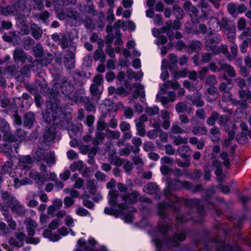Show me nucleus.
Listing matches in <instances>:
<instances>
[{"label": "nucleus", "instance_id": "obj_6", "mask_svg": "<svg viewBox=\"0 0 251 251\" xmlns=\"http://www.w3.org/2000/svg\"><path fill=\"white\" fill-rule=\"evenodd\" d=\"M221 41L220 35H217L216 36L209 38L205 42V46L207 48V50L212 51L213 54H216L215 52L216 46L219 44Z\"/></svg>", "mask_w": 251, "mask_h": 251}, {"label": "nucleus", "instance_id": "obj_30", "mask_svg": "<svg viewBox=\"0 0 251 251\" xmlns=\"http://www.w3.org/2000/svg\"><path fill=\"white\" fill-rule=\"evenodd\" d=\"M15 9L16 14H20L27 9L26 1L25 0H20L13 4Z\"/></svg>", "mask_w": 251, "mask_h": 251}, {"label": "nucleus", "instance_id": "obj_10", "mask_svg": "<svg viewBox=\"0 0 251 251\" xmlns=\"http://www.w3.org/2000/svg\"><path fill=\"white\" fill-rule=\"evenodd\" d=\"M24 223L28 236H33L35 233V230L38 226L37 223L30 218L26 219Z\"/></svg>", "mask_w": 251, "mask_h": 251}, {"label": "nucleus", "instance_id": "obj_51", "mask_svg": "<svg viewBox=\"0 0 251 251\" xmlns=\"http://www.w3.org/2000/svg\"><path fill=\"white\" fill-rule=\"evenodd\" d=\"M13 167V162L11 159L6 161L1 167L2 173L6 174L10 172Z\"/></svg>", "mask_w": 251, "mask_h": 251}, {"label": "nucleus", "instance_id": "obj_3", "mask_svg": "<svg viewBox=\"0 0 251 251\" xmlns=\"http://www.w3.org/2000/svg\"><path fill=\"white\" fill-rule=\"evenodd\" d=\"M13 59L16 62H32L33 58L31 56L27 55L24 50L20 48H17L13 51Z\"/></svg>", "mask_w": 251, "mask_h": 251}, {"label": "nucleus", "instance_id": "obj_43", "mask_svg": "<svg viewBox=\"0 0 251 251\" xmlns=\"http://www.w3.org/2000/svg\"><path fill=\"white\" fill-rule=\"evenodd\" d=\"M85 165L81 160L74 162L70 166V169L72 172L75 171H80L83 168H85Z\"/></svg>", "mask_w": 251, "mask_h": 251}, {"label": "nucleus", "instance_id": "obj_39", "mask_svg": "<svg viewBox=\"0 0 251 251\" xmlns=\"http://www.w3.org/2000/svg\"><path fill=\"white\" fill-rule=\"evenodd\" d=\"M168 183L169 186L168 190L183 188V181L179 179H175L173 181L171 180L170 182L168 181Z\"/></svg>", "mask_w": 251, "mask_h": 251}, {"label": "nucleus", "instance_id": "obj_61", "mask_svg": "<svg viewBox=\"0 0 251 251\" xmlns=\"http://www.w3.org/2000/svg\"><path fill=\"white\" fill-rule=\"evenodd\" d=\"M106 132L107 133V138L111 139H118L121 135L120 132L118 130H111L107 128Z\"/></svg>", "mask_w": 251, "mask_h": 251}, {"label": "nucleus", "instance_id": "obj_11", "mask_svg": "<svg viewBox=\"0 0 251 251\" xmlns=\"http://www.w3.org/2000/svg\"><path fill=\"white\" fill-rule=\"evenodd\" d=\"M29 177L35 180V183L39 189H41L45 182L47 181L45 175L42 176L40 173L37 172H30Z\"/></svg>", "mask_w": 251, "mask_h": 251}, {"label": "nucleus", "instance_id": "obj_63", "mask_svg": "<svg viewBox=\"0 0 251 251\" xmlns=\"http://www.w3.org/2000/svg\"><path fill=\"white\" fill-rule=\"evenodd\" d=\"M237 3H234L233 2H230L228 3L227 5V9L230 15L233 16H236L238 12H237Z\"/></svg>", "mask_w": 251, "mask_h": 251}, {"label": "nucleus", "instance_id": "obj_22", "mask_svg": "<svg viewBox=\"0 0 251 251\" xmlns=\"http://www.w3.org/2000/svg\"><path fill=\"white\" fill-rule=\"evenodd\" d=\"M0 13L5 16H11L16 15L13 4L6 6H0Z\"/></svg>", "mask_w": 251, "mask_h": 251}, {"label": "nucleus", "instance_id": "obj_9", "mask_svg": "<svg viewBox=\"0 0 251 251\" xmlns=\"http://www.w3.org/2000/svg\"><path fill=\"white\" fill-rule=\"evenodd\" d=\"M32 163V159L29 155L20 156L19 157L18 164L20 168L22 169H30Z\"/></svg>", "mask_w": 251, "mask_h": 251}, {"label": "nucleus", "instance_id": "obj_15", "mask_svg": "<svg viewBox=\"0 0 251 251\" xmlns=\"http://www.w3.org/2000/svg\"><path fill=\"white\" fill-rule=\"evenodd\" d=\"M12 211L19 216L23 215L25 213V210L23 205L16 199L15 201L12 202L11 206Z\"/></svg>", "mask_w": 251, "mask_h": 251}, {"label": "nucleus", "instance_id": "obj_47", "mask_svg": "<svg viewBox=\"0 0 251 251\" xmlns=\"http://www.w3.org/2000/svg\"><path fill=\"white\" fill-rule=\"evenodd\" d=\"M66 15L68 20L75 21V23L80 20L79 14L76 11L69 10Z\"/></svg>", "mask_w": 251, "mask_h": 251}, {"label": "nucleus", "instance_id": "obj_12", "mask_svg": "<svg viewBox=\"0 0 251 251\" xmlns=\"http://www.w3.org/2000/svg\"><path fill=\"white\" fill-rule=\"evenodd\" d=\"M90 91L93 100H96L98 102L103 91V86H99L98 85L91 84L90 87Z\"/></svg>", "mask_w": 251, "mask_h": 251}, {"label": "nucleus", "instance_id": "obj_28", "mask_svg": "<svg viewBox=\"0 0 251 251\" xmlns=\"http://www.w3.org/2000/svg\"><path fill=\"white\" fill-rule=\"evenodd\" d=\"M186 236L185 233H181L179 234H176L174 235L172 239L168 241L167 244L173 246H176L178 244V241H183L185 240Z\"/></svg>", "mask_w": 251, "mask_h": 251}, {"label": "nucleus", "instance_id": "obj_20", "mask_svg": "<svg viewBox=\"0 0 251 251\" xmlns=\"http://www.w3.org/2000/svg\"><path fill=\"white\" fill-rule=\"evenodd\" d=\"M200 201L197 199H184L183 202L188 206L193 207H196L199 211L200 214L203 211V207L200 206Z\"/></svg>", "mask_w": 251, "mask_h": 251}, {"label": "nucleus", "instance_id": "obj_36", "mask_svg": "<svg viewBox=\"0 0 251 251\" xmlns=\"http://www.w3.org/2000/svg\"><path fill=\"white\" fill-rule=\"evenodd\" d=\"M71 179L73 181L75 182L74 188L76 189H80L83 185L84 182V180L82 178L79 177L78 176L77 174L75 173L73 174Z\"/></svg>", "mask_w": 251, "mask_h": 251}, {"label": "nucleus", "instance_id": "obj_31", "mask_svg": "<svg viewBox=\"0 0 251 251\" xmlns=\"http://www.w3.org/2000/svg\"><path fill=\"white\" fill-rule=\"evenodd\" d=\"M158 189V186L156 183L150 182L144 187V191L149 194H155Z\"/></svg>", "mask_w": 251, "mask_h": 251}, {"label": "nucleus", "instance_id": "obj_40", "mask_svg": "<svg viewBox=\"0 0 251 251\" xmlns=\"http://www.w3.org/2000/svg\"><path fill=\"white\" fill-rule=\"evenodd\" d=\"M210 134L213 136L212 141L215 143H218L220 141L221 139V135L219 128L214 126L210 129Z\"/></svg>", "mask_w": 251, "mask_h": 251}, {"label": "nucleus", "instance_id": "obj_54", "mask_svg": "<svg viewBox=\"0 0 251 251\" xmlns=\"http://www.w3.org/2000/svg\"><path fill=\"white\" fill-rule=\"evenodd\" d=\"M212 166L216 168V170L215 172V174L217 176H220L223 172L222 163L218 160L215 159L212 162Z\"/></svg>", "mask_w": 251, "mask_h": 251}, {"label": "nucleus", "instance_id": "obj_64", "mask_svg": "<svg viewBox=\"0 0 251 251\" xmlns=\"http://www.w3.org/2000/svg\"><path fill=\"white\" fill-rule=\"evenodd\" d=\"M250 44L251 46V38H247L244 40L240 45V51L243 53L247 52Z\"/></svg>", "mask_w": 251, "mask_h": 251}, {"label": "nucleus", "instance_id": "obj_44", "mask_svg": "<svg viewBox=\"0 0 251 251\" xmlns=\"http://www.w3.org/2000/svg\"><path fill=\"white\" fill-rule=\"evenodd\" d=\"M46 156V151L41 148H38L34 155V159L37 161L44 160Z\"/></svg>", "mask_w": 251, "mask_h": 251}, {"label": "nucleus", "instance_id": "obj_5", "mask_svg": "<svg viewBox=\"0 0 251 251\" xmlns=\"http://www.w3.org/2000/svg\"><path fill=\"white\" fill-rule=\"evenodd\" d=\"M36 123V116L35 114L31 111L27 112L23 116V125L28 128H31Z\"/></svg>", "mask_w": 251, "mask_h": 251}, {"label": "nucleus", "instance_id": "obj_14", "mask_svg": "<svg viewBox=\"0 0 251 251\" xmlns=\"http://www.w3.org/2000/svg\"><path fill=\"white\" fill-rule=\"evenodd\" d=\"M171 207V205L167 202L159 203L157 205V214L162 219L167 217V210Z\"/></svg>", "mask_w": 251, "mask_h": 251}, {"label": "nucleus", "instance_id": "obj_37", "mask_svg": "<svg viewBox=\"0 0 251 251\" xmlns=\"http://www.w3.org/2000/svg\"><path fill=\"white\" fill-rule=\"evenodd\" d=\"M131 142L134 145V147H133V153L137 154L140 151V147L142 143V140L139 137H134L132 139Z\"/></svg>", "mask_w": 251, "mask_h": 251}, {"label": "nucleus", "instance_id": "obj_57", "mask_svg": "<svg viewBox=\"0 0 251 251\" xmlns=\"http://www.w3.org/2000/svg\"><path fill=\"white\" fill-rule=\"evenodd\" d=\"M4 135L3 136V139L4 141L7 142V143H13L17 141V138L15 135H13L9 131V130L6 132H3Z\"/></svg>", "mask_w": 251, "mask_h": 251}, {"label": "nucleus", "instance_id": "obj_27", "mask_svg": "<svg viewBox=\"0 0 251 251\" xmlns=\"http://www.w3.org/2000/svg\"><path fill=\"white\" fill-rule=\"evenodd\" d=\"M175 110L177 113H183L184 112L190 113L192 108L188 107L187 104L185 102H179L175 105Z\"/></svg>", "mask_w": 251, "mask_h": 251}, {"label": "nucleus", "instance_id": "obj_45", "mask_svg": "<svg viewBox=\"0 0 251 251\" xmlns=\"http://www.w3.org/2000/svg\"><path fill=\"white\" fill-rule=\"evenodd\" d=\"M63 59L64 64L67 69H73L75 67V57H63Z\"/></svg>", "mask_w": 251, "mask_h": 251}, {"label": "nucleus", "instance_id": "obj_24", "mask_svg": "<svg viewBox=\"0 0 251 251\" xmlns=\"http://www.w3.org/2000/svg\"><path fill=\"white\" fill-rule=\"evenodd\" d=\"M198 7L201 9L202 17H207V11L210 9V5L207 0H200L198 4Z\"/></svg>", "mask_w": 251, "mask_h": 251}, {"label": "nucleus", "instance_id": "obj_19", "mask_svg": "<svg viewBox=\"0 0 251 251\" xmlns=\"http://www.w3.org/2000/svg\"><path fill=\"white\" fill-rule=\"evenodd\" d=\"M31 34L32 37L36 40H38L41 38L43 34V30L40 26L34 23L30 25Z\"/></svg>", "mask_w": 251, "mask_h": 251}, {"label": "nucleus", "instance_id": "obj_33", "mask_svg": "<svg viewBox=\"0 0 251 251\" xmlns=\"http://www.w3.org/2000/svg\"><path fill=\"white\" fill-rule=\"evenodd\" d=\"M221 67L222 71L226 73L229 76L234 77L236 76V73L234 68L230 65L227 63H224L223 65H221Z\"/></svg>", "mask_w": 251, "mask_h": 251}, {"label": "nucleus", "instance_id": "obj_32", "mask_svg": "<svg viewBox=\"0 0 251 251\" xmlns=\"http://www.w3.org/2000/svg\"><path fill=\"white\" fill-rule=\"evenodd\" d=\"M76 46L73 43H71L69 47L64 50V54L63 57L70 58L71 57H75L76 51Z\"/></svg>", "mask_w": 251, "mask_h": 251}, {"label": "nucleus", "instance_id": "obj_62", "mask_svg": "<svg viewBox=\"0 0 251 251\" xmlns=\"http://www.w3.org/2000/svg\"><path fill=\"white\" fill-rule=\"evenodd\" d=\"M164 194L165 196L172 202H178L180 201V198L177 197L176 195L172 194L170 191V190H166L164 191Z\"/></svg>", "mask_w": 251, "mask_h": 251}, {"label": "nucleus", "instance_id": "obj_26", "mask_svg": "<svg viewBox=\"0 0 251 251\" xmlns=\"http://www.w3.org/2000/svg\"><path fill=\"white\" fill-rule=\"evenodd\" d=\"M43 137L44 140L47 142L52 141L55 137V132L53 127L50 126L45 129Z\"/></svg>", "mask_w": 251, "mask_h": 251}, {"label": "nucleus", "instance_id": "obj_16", "mask_svg": "<svg viewBox=\"0 0 251 251\" xmlns=\"http://www.w3.org/2000/svg\"><path fill=\"white\" fill-rule=\"evenodd\" d=\"M177 151L180 156L185 160L189 159L192 153V150L190 148L185 145L179 146Z\"/></svg>", "mask_w": 251, "mask_h": 251}, {"label": "nucleus", "instance_id": "obj_35", "mask_svg": "<svg viewBox=\"0 0 251 251\" xmlns=\"http://www.w3.org/2000/svg\"><path fill=\"white\" fill-rule=\"evenodd\" d=\"M230 47V52L228 51V54L227 56V59L229 61L234 60L237 56L238 54V47L237 45L234 43Z\"/></svg>", "mask_w": 251, "mask_h": 251}, {"label": "nucleus", "instance_id": "obj_52", "mask_svg": "<svg viewBox=\"0 0 251 251\" xmlns=\"http://www.w3.org/2000/svg\"><path fill=\"white\" fill-rule=\"evenodd\" d=\"M131 151L133 152V146L127 144L125 148L119 150V153L120 156H127L130 154Z\"/></svg>", "mask_w": 251, "mask_h": 251}, {"label": "nucleus", "instance_id": "obj_53", "mask_svg": "<svg viewBox=\"0 0 251 251\" xmlns=\"http://www.w3.org/2000/svg\"><path fill=\"white\" fill-rule=\"evenodd\" d=\"M12 147L13 143L8 142L3 145L1 151L3 153L6 154L8 156H9L13 152Z\"/></svg>", "mask_w": 251, "mask_h": 251}, {"label": "nucleus", "instance_id": "obj_34", "mask_svg": "<svg viewBox=\"0 0 251 251\" xmlns=\"http://www.w3.org/2000/svg\"><path fill=\"white\" fill-rule=\"evenodd\" d=\"M192 132L195 135H203L206 134L207 129L204 126H193Z\"/></svg>", "mask_w": 251, "mask_h": 251}, {"label": "nucleus", "instance_id": "obj_55", "mask_svg": "<svg viewBox=\"0 0 251 251\" xmlns=\"http://www.w3.org/2000/svg\"><path fill=\"white\" fill-rule=\"evenodd\" d=\"M173 13L176 19H182L183 16V12L182 8L177 4H175L173 7Z\"/></svg>", "mask_w": 251, "mask_h": 251}, {"label": "nucleus", "instance_id": "obj_4", "mask_svg": "<svg viewBox=\"0 0 251 251\" xmlns=\"http://www.w3.org/2000/svg\"><path fill=\"white\" fill-rule=\"evenodd\" d=\"M119 196L118 191L116 189H111L109 192L108 202L109 204L112 206L117 205L120 210V212L122 210L126 208V204L118 203L117 200Z\"/></svg>", "mask_w": 251, "mask_h": 251}, {"label": "nucleus", "instance_id": "obj_2", "mask_svg": "<svg viewBox=\"0 0 251 251\" xmlns=\"http://www.w3.org/2000/svg\"><path fill=\"white\" fill-rule=\"evenodd\" d=\"M210 28L214 31H219L222 29L224 31L235 25L233 22L230 21L227 17H223L221 20L218 18L212 17L209 21Z\"/></svg>", "mask_w": 251, "mask_h": 251}, {"label": "nucleus", "instance_id": "obj_29", "mask_svg": "<svg viewBox=\"0 0 251 251\" xmlns=\"http://www.w3.org/2000/svg\"><path fill=\"white\" fill-rule=\"evenodd\" d=\"M93 57L95 61L100 60L101 63H104L106 60L105 54L101 48H98V50L94 51Z\"/></svg>", "mask_w": 251, "mask_h": 251}, {"label": "nucleus", "instance_id": "obj_59", "mask_svg": "<svg viewBox=\"0 0 251 251\" xmlns=\"http://www.w3.org/2000/svg\"><path fill=\"white\" fill-rule=\"evenodd\" d=\"M219 114L217 111H213L211 115L207 119L206 123L207 125L213 126L215 125L216 121L219 118Z\"/></svg>", "mask_w": 251, "mask_h": 251}, {"label": "nucleus", "instance_id": "obj_13", "mask_svg": "<svg viewBox=\"0 0 251 251\" xmlns=\"http://www.w3.org/2000/svg\"><path fill=\"white\" fill-rule=\"evenodd\" d=\"M60 90L63 94L67 95L73 91L74 87L70 80L67 78H65L62 80Z\"/></svg>", "mask_w": 251, "mask_h": 251}, {"label": "nucleus", "instance_id": "obj_7", "mask_svg": "<svg viewBox=\"0 0 251 251\" xmlns=\"http://www.w3.org/2000/svg\"><path fill=\"white\" fill-rule=\"evenodd\" d=\"M140 196V194L136 191H133L131 193H127L126 194H122L120 197L123 201L129 203H134L137 202Z\"/></svg>", "mask_w": 251, "mask_h": 251}, {"label": "nucleus", "instance_id": "obj_58", "mask_svg": "<svg viewBox=\"0 0 251 251\" xmlns=\"http://www.w3.org/2000/svg\"><path fill=\"white\" fill-rule=\"evenodd\" d=\"M44 161H45L49 166L53 165L55 162L54 153L52 152L47 153Z\"/></svg>", "mask_w": 251, "mask_h": 251}, {"label": "nucleus", "instance_id": "obj_56", "mask_svg": "<svg viewBox=\"0 0 251 251\" xmlns=\"http://www.w3.org/2000/svg\"><path fill=\"white\" fill-rule=\"evenodd\" d=\"M149 122L150 126L156 130H159L162 126L160 120L158 117L151 118Z\"/></svg>", "mask_w": 251, "mask_h": 251}, {"label": "nucleus", "instance_id": "obj_21", "mask_svg": "<svg viewBox=\"0 0 251 251\" xmlns=\"http://www.w3.org/2000/svg\"><path fill=\"white\" fill-rule=\"evenodd\" d=\"M201 48L202 43L197 40H193L187 45V51L190 53L199 51Z\"/></svg>", "mask_w": 251, "mask_h": 251}, {"label": "nucleus", "instance_id": "obj_42", "mask_svg": "<svg viewBox=\"0 0 251 251\" xmlns=\"http://www.w3.org/2000/svg\"><path fill=\"white\" fill-rule=\"evenodd\" d=\"M105 136L106 135L104 132L99 131L97 132L95 137L92 140L93 144L95 146H98V145L102 143Z\"/></svg>", "mask_w": 251, "mask_h": 251}, {"label": "nucleus", "instance_id": "obj_50", "mask_svg": "<svg viewBox=\"0 0 251 251\" xmlns=\"http://www.w3.org/2000/svg\"><path fill=\"white\" fill-rule=\"evenodd\" d=\"M171 131L173 133L176 134H179L186 132L185 130L180 127L177 122H174L173 123L171 127Z\"/></svg>", "mask_w": 251, "mask_h": 251}, {"label": "nucleus", "instance_id": "obj_41", "mask_svg": "<svg viewBox=\"0 0 251 251\" xmlns=\"http://www.w3.org/2000/svg\"><path fill=\"white\" fill-rule=\"evenodd\" d=\"M0 193L2 199L7 203H12L14 201H15L16 198L10 195L8 192L1 190Z\"/></svg>", "mask_w": 251, "mask_h": 251}, {"label": "nucleus", "instance_id": "obj_8", "mask_svg": "<svg viewBox=\"0 0 251 251\" xmlns=\"http://www.w3.org/2000/svg\"><path fill=\"white\" fill-rule=\"evenodd\" d=\"M160 117L162 121L161 122V126L165 130H167L169 128L171 122H170V112L166 109L161 110Z\"/></svg>", "mask_w": 251, "mask_h": 251}, {"label": "nucleus", "instance_id": "obj_23", "mask_svg": "<svg viewBox=\"0 0 251 251\" xmlns=\"http://www.w3.org/2000/svg\"><path fill=\"white\" fill-rule=\"evenodd\" d=\"M134 86L137 88L134 90L132 93V97L134 99H137L140 96L141 98H144L145 96V92L144 91V86L140 83H137L134 84Z\"/></svg>", "mask_w": 251, "mask_h": 251}, {"label": "nucleus", "instance_id": "obj_46", "mask_svg": "<svg viewBox=\"0 0 251 251\" xmlns=\"http://www.w3.org/2000/svg\"><path fill=\"white\" fill-rule=\"evenodd\" d=\"M168 65V61L167 60L164 59L162 60V63L161 66V69L162 72L161 75V78L163 80H165L169 77V73L167 71Z\"/></svg>", "mask_w": 251, "mask_h": 251}, {"label": "nucleus", "instance_id": "obj_1", "mask_svg": "<svg viewBox=\"0 0 251 251\" xmlns=\"http://www.w3.org/2000/svg\"><path fill=\"white\" fill-rule=\"evenodd\" d=\"M180 85L176 80H169L164 82L160 87V91L157 94L156 100L160 102L165 107H167L166 105L169 102H174L176 99V95L175 92L169 91L168 93V97L164 96L167 93V90L170 88L177 89L179 88Z\"/></svg>", "mask_w": 251, "mask_h": 251}, {"label": "nucleus", "instance_id": "obj_60", "mask_svg": "<svg viewBox=\"0 0 251 251\" xmlns=\"http://www.w3.org/2000/svg\"><path fill=\"white\" fill-rule=\"evenodd\" d=\"M145 111L149 116H151L158 114L159 112V108L156 105L153 107H147L145 109Z\"/></svg>", "mask_w": 251, "mask_h": 251}, {"label": "nucleus", "instance_id": "obj_17", "mask_svg": "<svg viewBox=\"0 0 251 251\" xmlns=\"http://www.w3.org/2000/svg\"><path fill=\"white\" fill-rule=\"evenodd\" d=\"M62 206V200L60 199H55L53 201L52 204L48 207L47 213L48 214L53 216L54 212L59 209Z\"/></svg>", "mask_w": 251, "mask_h": 251}, {"label": "nucleus", "instance_id": "obj_48", "mask_svg": "<svg viewBox=\"0 0 251 251\" xmlns=\"http://www.w3.org/2000/svg\"><path fill=\"white\" fill-rule=\"evenodd\" d=\"M223 64L220 60L217 62H212L209 64V67L213 72H220L222 71L221 65Z\"/></svg>", "mask_w": 251, "mask_h": 251}, {"label": "nucleus", "instance_id": "obj_25", "mask_svg": "<svg viewBox=\"0 0 251 251\" xmlns=\"http://www.w3.org/2000/svg\"><path fill=\"white\" fill-rule=\"evenodd\" d=\"M224 33L226 35L227 39L229 42L234 43L236 39L235 25L224 30Z\"/></svg>", "mask_w": 251, "mask_h": 251}, {"label": "nucleus", "instance_id": "obj_18", "mask_svg": "<svg viewBox=\"0 0 251 251\" xmlns=\"http://www.w3.org/2000/svg\"><path fill=\"white\" fill-rule=\"evenodd\" d=\"M59 104L58 99L54 97H51L50 100L46 102L47 107L53 112H56L59 108Z\"/></svg>", "mask_w": 251, "mask_h": 251}, {"label": "nucleus", "instance_id": "obj_38", "mask_svg": "<svg viewBox=\"0 0 251 251\" xmlns=\"http://www.w3.org/2000/svg\"><path fill=\"white\" fill-rule=\"evenodd\" d=\"M230 118L226 115H223L221 116L218 120V123L221 126H224V130L226 131H228L229 128L227 126V124L230 121Z\"/></svg>", "mask_w": 251, "mask_h": 251}, {"label": "nucleus", "instance_id": "obj_49", "mask_svg": "<svg viewBox=\"0 0 251 251\" xmlns=\"http://www.w3.org/2000/svg\"><path fill=\"white\" fill-rule=\"evenodd\" d=\"M134 122L136 124L137 134L142 137L145 136L146 133L145 129V125L144 124L139 123L137 121H134Z\"/></svg>", "mask_w": 251, "mask_h": 251}]
</instances>
